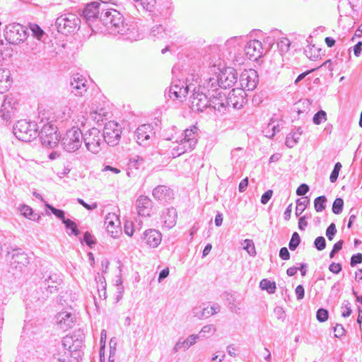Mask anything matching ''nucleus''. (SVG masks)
<instances>
[{
	"label": "nucleus",
	"instance_id": "obj_1",
	"mask_svg": "<svg viewBox=\"0 0 362 362\" xmlns=\"http://www.w3.org/2000/svg\"><path fill=\"white\" fill-rule=\"evenodd\" d=\"M51 110L44 111L40 113V122H39L40 132L38 131V136L41 140L42 144L47 148H55L61 139V135L57 131V127L52 124L55 119L54 116H52Z\"/></svg>",
	"mask_w": 362,
	"mask_h": 362
},
{
	"label": "nucleus",
	"instance_id": "obj_2",
	"mask_svg": "<svg viewBox=\"0 0 362 362\" xmlns=\"http://www.w3.org/2000/svg\"><path fill=\"white\" fill-rule=\"evenodd\" d=\"M179 69L175 66L172 69V74L173 81L168 89L165 90V97L166 99H171L173 101H183L188 93L190 91L192 84H187L186 82L180 79H175Z\"/></svg>",
	"mask_w": 362,
	"mask_h": 362
},
{
	"label": "nucleus",
	"instance_id": "obj_3",
	"mask_svg": "<svg viewBox=\"0 0 362 362\" xmlns=\"http://www.w3.org/2000/svg\"><path fill=\"white\" fill-rule=\"evenodd\" d=\"M100 21L107 28L110 33L119 34L124 32L126 24L123 16L117 10L107 7V10L100 17Z\"/></svg>",
	"mask_w": 362,
	"mask_h": 362
},
{
	"label": "nucleus",
	"instance_id": "obj_4",
	"mask_svg": "<svg viewBox=\"0 0 362 362\" xmlns=\"http://www.w3.org/2000/svg\"><path fill=\"white\" fill-rule=\"evenodd\" d=\"M39 128V124L21 119L13 126V132L18 140L29 142L37 137Z\"/></svg>",
	"mask_w": 362,
	"mask_h": 362
},
{
	"label": "nucleus",
	"instance_id": "obj_5",
	"mask_svg": "<svg viewBox=\"0 0 362 362\" xmlns=\"http://www.w3.org/2000/svg\"><path fill=\"white\" fill-rule=\"evenodd\" d=\"M198 129L193 127L191 129H186L182 133L183 137L180 141H176L178 145L173 148V154L174 156H179L195 148L197 143Z\"/></svg>",
	"mask_w": 362,
	"mask_h": 362
},
{
	"label": "nucleus",
	"instance_id": "obj_6",
	"mask_svg": "<svg viewBox=\"0 0 362 362\" xmlns=\"http://www.w3.org/2000/svg\"><path fill=\"white\" fill-rule=\"evenodd\" d=\"M80 18L73 13L62 14L55 22L57 31L66 35L77 31L80 28Z\"/></svg>",
	"mask_w": 362,
	"mask_h": 362
},
{
	"label": "nucleus",
	"instance_id": "obj_7",
	"mask_svg": "<svg viewBox=\"0 0 362 362\" xmlns=\"http://www.w3.org/2000/svg\"><path fill=\"white\" fill-rule=\"evenodd\" d=\"M13 49L4 45L2 40H0V62L12 56ZM12 83L11 73L8 69L0 66V93L6 92Z\"/></svg>",
	"mask_w": 362,
	"mask_h": 362
},
{
	"label": "nucleus",
	"instance_id": "obj_8",
	"mask_svg": "<svg viewBox=\"0 0 362 362\" xmlns=\"http://www.w3.org/2000/svg\"><path fill=\"white\" fill-rule=\"evenodd\" d=\"M4 35L8 45H18L23 42L28 37L25 28L19 23H11L6 26Z\"/></svg>",
	"mask_w": 362,
	"mask_h": 362
},
{
	"label": "nucleus",
	"instance_id": "obj_9",
	"mask_svg": "<svg viewBox=\"0 0 362 362\" xmlns=\"http://www.w3.org/2000/svg\"><path fill=\"white\" fill-rule=\"evenodd\" d=\"M83 141L87 150L93 153H99L105 146L102 132L95 127L91 128L83 134Z\"/></svg>",
	"mask_w": 362,
	"mask_h": 362
},
{
	"label": "nucleus",
	"instance_id": "obj_10",
	"mask_svg": "<svg viewBox=\"0 0 362 362\" xmlns=\"http://www.w3.org/2000/svg\"><path fill=\"white\" fill-rule=\"evenodd\" d=\"M83 134L78 127H72L66 131L62 139L64 149L67 152H74L82 145Z\"/></svg>",
	"mask_w": 362,
	"mask_h": 362
},
{
	"label": "nucleus",
	"instance_id": "obj_11",
	"mask_svg": "<svg viewBox=\"0 0 362 362\" xmlns=\"http://www.w3.org/2000/svg\"><path fill=\"white\" fill-rule=\"evenodd\" d=\"M84 334L80 329L76 331L71 335L63 337L62 344L64 349L68 350L71 356L77 358L80 356L81 349L83 346Z\"/></svg>",
	"mask_w": 362,
	"mask_h": 362
},
{
	"label": "nucleus",
	"instance_id": "obj_12",
	"mask_svg": "<svg viewBox=\"0 0 362 362\" xmlns=\"http://www.w3.org/2000/svg\"><path fill=\"white\" fill-rule=\"evenodd\" d=\"M44 280L41 283L40 289H45V292H42L43 295L37 297V300L43 302L46 300L49 294L57 293L59 290V286L62 283V279L60 275L57 273H50L47 275H44Z\"/></svg>",
	"mask_w": 362,
	"mask_h": 362
},
{
	"label": "nucleus",
	"instance_id": "obj_13",
	"mask_svg": "<svg viewBox=\"0 0 362 362\" xmlns=\"http://www.w3.org/2000/svg\"><path fill=\"white\" fill-rule=\"evenodd\" d=\"M107 2L93 1L86 6L82 12V16L88 25L99 19L101 15L105 12L108 7Z\"/></svg>",
	"mask_w": 362,
	"mask_h": 362
},
{
	"label": "nucleus",
	"instance_id": "obj_14",
	"mask_svg": "<svg viewBox=\"0 0 362 362\" xmlns=\"http://www.w3.org/2000/svg\"><path fill=\"white\" fill-rule=\"evenodd\" d=\"M121 134L122 128L117 122L114 121L106 123L102 133L105 144H107L110 146H115L119 144Z\"/></svg>",
	"mask_w": 362,
	"mask_h": 362
},
{
	"label": "nucleus",
	"instance_id": "obj_15",
	"mask_svg": "<svg viewBox=\"0 0 362 362\" xmlns=\"http://www.w3.org/2000/svg\"><path fill=\"white\" fill-rule=\"evenodd\" d=\"M7 255L8 256L11 255L9 262L12 268L22 270L30 263L28 255L21 248H13L11 251H8Z\"/></svg>",
	"mask_w": 362,
	"mask_h": 362
},
{
	"label": "nucleus",
	"instance_id": "obj_16",
	"mask_svg": "<svg viewBox=\"0 0 362 362\" xmlns=\"http://www.w3.org/2000/svg\"><path fill=\"white\" fill-rule=\"evenodd\" d=\"M209 107V98L203 92H199L197 88H194L193 93L190 96L189 107L192 112H203Z\"/></svg>",
	"mask_w": 362,
	"mask_h": 362
},
{
	"label": "nucleus",
	"instance_id": "obj_17",
	"mask_svg": "<svg viewBox=\"0 0 362 362\" xmlns=\"http://www.w3.org/2000/svg\"><path fill=\"white\" fill-rule=\"evenodd\" d=\"M18 100L10 94L6 95L1 104L0 117L5 121H8L17 110Z\"/></svg>",
	"mask_w": 362,
	"mask_h": 362
},
{
	"label": "nucleus",
	"instance_id": "obj_18",
	"mask_svg": "<svg viewBox=\"0 0 362 362\" xmlns=\"http://www.w3.org/2000/svg\"><path fill=\"white\" fill-rule=\"evenodd\" d=\"M259 83V75L255 69L245 70L240 76V83L243 89L253 90Z\"/></svg>",
	"mask_w": 362,
	"mask_h": 362
},
{
	"label": "nucleus",
	"instance_id": "obj_19",
	"mask_svg": "<svg viewBox=\"0 0 362 362\" xmlns=\"http://www.w3.org/2000/svg\"><path fill=\"white\" fill-rule=\"evenodd\" d=\"M216 78L221 88H230L237 82L238 74L234 69L228 67L221 71Z\"/></svg>",
	"mask_w": 362,
	"mask_h": 362
},
{
	"label": "nucleus",
	"instance_id": "obj_20",
	"mask_svg": "<svg viewBox=\"0 0 362 362\" xmlns=\"http://www.w3.org/2000/svg\"><path fill=\"white\" fill-rule=\"evenodd\" d=\"M55 320L57 329L64 332L71 329L76 322V315L66 311L59 313L56 315Z\"/></svg>",
	"mask_w": 362,
	"mask_h": 362
},
{
	"label": "nucleus",
	"instance_id": "obj_21",
	"mask_svg": "<svg viewBox=\"0 0 362 362\" xmlns=\"http://www.w3.org/2000/svg\"><path fill=\"white\" fill-rule=\"evenodd\" d=\"M154 134L153 127L150 124L139 126L134 132L136 142L144 146L149 144V140Z\"/></svg>",
	"mask_w": 362,
	"mask_h": 362
},
{
	"label": "nucleus",
	"instance_id": "obj_22",
	"mask_svg": "<svg viewBox=\"0 0 362 362\" xmlns=\"http://www.w3.org/2000/svg\"><path fill=\"white\" fill-rule=\"evenodd\" d=\"M263 47L260 41L250 40L245 45V53L248 59L256 62L262 56Z\"/></svg>",
	"mask_w": 362,
	"mask_h": 362
},
{
	"label": "nucleus",
	"instance_id": "obj_23",
	"mask_svg": "<svg viewBox=\"0 0 362 362\" xmlns=\"http://www.w3.org/2000/svg\"><path fill=\"white\" fill-rule=\"evenodd\" d=\"M209 97V107L213 108L219 112L224 113L228 107L227 95L221 90L216 94L211 95Z\"/></svg>",
	"mask_w": 362,
	"mask_h": 362
},
{
	"label": "nucleus",
	"instance_id": "obj_24",
	"mask_svg": "<svg viewBox=\"0 0 362 362\" xmlns=\"http://www.w3.org/2000/svg\"><path fill=\"white\" fill-rule=\"evenodd\" d=\"M153 197L161 203H168L174 199L173 190L165 185H158L152 192Z\"/></svg>",
	"mask_w": 362,
	"mask_h": 362
},
{
	"label": "nucleus",
	"instance_id": "obj_25",
	"mask_svg": "<svg viewBox=\"0 0 362 362\" xmlns=\"http://www.w3.org/2000/svg\"><path fill=\"white\" fill-rule=\"evenodd\" d=\"M141 238L148 246L155 248L160 244L162 235L158 230L148 229L144 232Z\"/></svg>",
	"mask_w": 362,
	"mask_h": 362
},
{
	"label": "nucleus",
	"instance_id": "obj_26",
	"mask_svg": "<svg viewBox=\"0 0 362 362\" xmlns=\"http://www.w3.org/2000/svg\"><path fill=\"white\" fill-rule=\"evenodd\" d=\"M220 88L218 80L216 77L210 78L208 81H205L203 85L199 86L197 88L199 92H203L208 98L211 97V95H214L220 92Z\"/></svg>",
	"mask_w": 362,
	"mask_h": 362
},
{
	"label": "nucleus",
	"instance_id": "obj_27",
	"mask_svg": "<svg viewBox=\"0 0 362 362\" xmlns=\"http://www.w3.org/2000/svg\"><path fill=\"white\" fill-rule=\"evenodd\" d=\"M138 214L141 216H149L153 207L152 201L146 196H140L136 202Z\"/></svg>",
	"mask_w": 362,
	"mask_h": 362
},
{
	"label": "nucleus",
	"instance_id": "obj_28",
	"mask_svg": "<svg viewBox=\"0 0 362 362\" xmlns=\"http://www.w3.org/2000/svg\"><path fill=\"white\" fill-rule=\"evenodd\" d=\"M86 82L87 81L82 75L74 74L71 81V92L75 95H82L87 90Z\"/></svg>",
	"mask_w": 362,
	"mask_h": 362
},
{
	"label": "nucleus",
	"instance_id": "obj_29",
	"mask_svg": "<svg viewBox=\"0 0 362 362\" xmlns=\"http://www.w3.org/2000/svg\"><path fill=\"white\" fill-rule=\"evenodd\" d=\"M124 32H121L119 34L124 35L127 40L130 41H136L143 37V34L139 32L137 25L135 23L126 24L124 26Z\"/></svg>",
	"mask_w": 362,
	"mask_h": 362
},
{
	"label": "nucleus",
	"instance_id": "obj_30",
	"mask_svg": "<svg viewBox=\"0 0 362 362\" xmlns=\"http://www.w3.org/2000/svg\"><path fill=\"white\" fill-rule=\"evenodd\" d=\"M120 224L118 216L114 213H109L105 219V225L108 233L111 234L112 237L117 235V228Z\"/></svg>",
	"mask_w": 362,
	"mask_h": 362
},
{
	"label": "nucleus",
	"instance_id": "obj_31",
	"mask_svg": "<svg viewBox=\"0 0 362 362\" xmlns=\"http://www.w3.org/2000/svg\"><path fill=\"white\" fill-rule=\"evenodd\" d=\"M177 218V211L173 207L166 209L161 216L163 226L168 229L172 228L175 225Z\"/></svg>",
	"mask_w": 362,
	"mask_h": 362
},
{
	"label": "nucleus",
	"instance_id": "obj_32",
	"mask_svg": "<svg viewBox=\"0 0 362 362\" xmlns=\"http://www.w3.org/2000/svg\"><path fill=\"white\" fill-rule=\"evenodd\" d=\"M199 339V336L196 334H191L187 339L180 338L177 342L173 347V351L177 352L180 349L187 350L190 346L194 345L197 340Z\"/></svg>",
	"mask_w": 362,
	"mask_h": 362
},
{
	"label": "nucleus",
	"instance_id": "obj_33",
	"mask_svg": "<svg viewBox=\"0 0 362 362\" xmlns=\"http://www.w3.org/2000/svg\"><path fill=\"white\" fill-rule=\"evenodd\" d=\"M236 90L233 89L227 95V102H228V107L232 106L235 109H240L245 103V99L240 94L237 95Z\"/></svg>",
	"mask_w": 362,
	"mask_h": 362
},
{
	"label": "nucleus",
	"instance_id": "obj_34",
	"mask_svg": "<svg viewBox=\"0 0 362 362\" xmlns=\"http://www.w3.org/2000/svg\"><path fill=\"white\" fill-rule=\"evenodd\" d=\"M19 210L21 214L27 218L35 221H39L40 219V216L37 214H34L33 209L28 205H21Z\"/></svg>",
	"mask_w": 362,
	"mask_h": 362
},
{
	"label": "nucleus",
	"instance_id": "obj_35",
	"mask_svg": "<svg viewBox=\"0 0 362 362\" xmlns=\"http://www.w3.org/2000/svg\"><path fill=\"white\" fill-rule=\"evenodd\" d=\"M150 35L155 39H163L167 36V33L162 25H156L152 27Z\"/></svg>",
	"mask_w": 362,
	"mask_h": 362
},
{
	"label": "nucleus",
	"instance_id": "obj_36",
	"mask_svg": "<svg viewBox=\"0 0 362 362\" xmlns=\"http://www.w3.org/2000/svg\"><path fill=\"white\" fill-rule=\"evenodd\" d=\"M259 287L262 290L267 291L269 294L274 293L276 289V283L274 281H271L267 279H264L260 281Z\"/></svg>",
	"mask_w": 362,
	"mask_h": 362
},
{
	"label": "nucleus",
	"instance_id": "obj_37",
	"mask_svg": "<svg viewBox=\"0 0 362 362\" xmlns=\"http://www.w3.org/2000/svg\"><path fill=\"white\" fill-rule=\"evenodd\" d=\"M300 135L301 132H292L288 134L285 143L286 146L288 148H293L294 146H296L299 141Z\"/></svg>",
	"mask_w": 362,
	"mask_h": 362
},
{
	"label": "nucleus",
	"instance_id": "obj_38",
	"mask_svg": "<svg viewBox=\"0 0 362 362\" xmlns=\"http://www.w3.org/2000/svg\"><path fill=\"white\" fill-rule=\"evenodd\" d=\"M192 313L194 317H197L199 319L207 318L211 316V313L209 311V307H196L192 310Z\"/></svg>",
	"mask_w": 362,
	"mask_h": 362
},
{
	"label": "nucleus",
	"instance_id": "obj_39",
	"mask_svg": "<svg viewBox=\"0 0 362 362\" xmlns=\"http://www.w3.org/2000/svg\"><path fill=\"white\" fill-rule=\"evenodd\" d=\"M310 201L308 197H305L303 199H298L296 200V216H300L302 213L305 211Z\"/></svg>",
	"mask_w": 362,
	"mask_h": 362
},
{
	"label": "nucleus",
	"instance_id": "obj_40",
	"mask_svg": "<svg viewBox=\"0 0 362 362\" xmlns=\"http://www.w3.org/2000/svg\"><path fill=\"white\" fill-rule=\"evenodd\" d=\"M327 197L324 195L316 197L314 200V207L317 212H321L326 208Z\"/></svg>",
	"mask_w": 362,
	"mask_h": 362
},
{
	"label": "nucleus",
	"instance_id": "obj_41",
	"mask_svg": "<svg viewBox=\"0 0 362 362\" xmlns=\"http://www.w3.org/2000/svg\"><path fill=\"white\" fill-rule=\"evenodd\" d=\"M215 332L216 327L213 325H208L204 326L197 335L199 336V338H209L212 336Z\"/></svg>",
	"mask_w": 362,
	"mask_h": 362
},
{
	"label": "nucleus",
	"instance_id": "obj_42",
	"mask_svg": "<svg viewBox=\"0 0 362 362\" xmlns=\"http://www.w3.org/2000/svg\"><path fill=\"white\" fill-rule=\"evenodd\" d=\"M45 207L47 209L50 210L51 212L57 218H58L59 219H60L62 221V223H64V221L67 219L65 217V212L63 210L57 209V208L54 207L52 205H51V204H49L48 203L45 204Z\"/></svg>",
	"mask_w": 362,
	"mask_h": 362
},
{
	"label": "nucleus",
	"instance_id": "obj_43",
	"mask_svg": "<svg viewBox=\"0 0 362 362\" xmlns=\"http://www.w3.org/2000/svg\"><path fill=\"white\" fill-rule=\"evenodd\" d=\"M67 230H71V233L75 236H78L80 234V230L77 228L76 223L72 220L67 218L63 223Z\"/></svg>",
	"mask_w": 362,
	"mask_h": 362
},
{
	"label": "nucleus",
	"instance_id": "obj_44",
	"mask_svg": "<svg viewBox=\"0 0 362 362\" xmlns=\"http://www.w3.org/2000/svg\"><path fill=\"white\" fill-rule=\"evenodd\" d=\"M344 200L342 198H336L332 204V212L334 214H340L343 211Z\"/></svg>",
	"mask_w": 362,
	"mask_h": 362
},
{
	"label": "nucleus",
	"instance_id": "obj_45",
	"mask_svg": "<svg viewBox=\"0 0 362 362\" xmlns=\"http://www.w3.org/2000/svg\"><path fill=\"white\" fill-rule=\"evenodd\" d=\"M300 243V238L297 232H294L292 234L291 238L288 243L289 249L294 251Z\"/></svg>",
	"mask_w": 362,
	"mask_h": 362
},
{
	"label": "nucleus",
	"instance_id": "obj_46",
	"mask_svg": "<svg viewBox=\"0 0 362 362\" xmlns=\"http://www.w3.org/2000/svg\"><path fill=\"white\" fill-rule=\"evenodd\" d=\"M244 243L243 249L245 250L250 256L255 257L256 255V250L253 241L250 239H245Z\"/></svg>",
	"mask_w": 362,
	"mask_h": 362
},
{
	"label": "nucleus",
	"instance_id": "obj_47",
	"mask_svg": "<svg viewBox=\"0 0 362 362\" xmlns=\"http://www.w3.org/2000/svg\"><path fill=\"white\" fill-rule=\"evenodd\" d=\"M277 45L281 53H286L290 49L291 42L288 38L283 37L277 42Z\"/></svg>",
	"mask_w": 362,
	"mask_h": 362
},
{
	"label": "nucleus",
	"instance_id": "obj_48",
	"mask_svg": "<svg viewBox=\"0 0 362 362\" xmlns=\"http://www.w3.org/2000/svg\"><path fill=\"white\" fill-rule=\"evenodd\" d=\"M341 316L343 317H349L352 313L351 305L349 300L343 301L341 306Z\"/></svg>",
	"mask_w": 362,
	"mask_h": 362
},
{
	"label": "nucleus",
	"instance_id": "obj_49",
	"mask_svg": "<svg viewBox=\"0 0 362 362\" xmlns=\"http://www.w3.org/2000/svg\"><path fill=\"white\" fill-rule=\"evenodd\" d=\"M30 28L33 32V36L37 40H41L45 35V32L37 24H31Z\"/></svg>",
	"mask_w": 362,
	"mask_h": 362
},
{
	"label": "nucleus",
	"instance_id": "obj_50",
	"mask_svg": "<svg viewBox=\"0 0 362 362\" xmlns=\"http://www.w3.org/2000/svg\"><path fill=\"white\" fill-rule=\"evenodd\" d=\"M327 119V113L322 110H320L318 112H317L313 118V123L315 124H320L323 121H326Z\"/></svg>",
	"mask_w": 362,
	"mask_h": 362
},
{
	"label": "nucleus",
	"instance_id": "obj_51",
	"mask_svg": "<svg viewBox=\"0 0 362 362\" xmlns=\"http://www.w3.org/2000/svg\"><path fill=\"white\" fill-rule=\"evenodd\" d=\"M342 165L341 163L337 162L335 163L334 166V169L332 170L330 176L329 180L331 182H335L339 177V171L341 168Z\"/></svg>",
	"mask_w": 362,
	"mask_h": 362
},
{
	"label": "nucleus",
	"instance_id": "obj_52",
	"mask_svg": "<svg viewBox=\"0 0 362 362\" xmlns=\"http://www.w3.org/2000/svg\"><path fill=\"white\" fill-rule=\"evenodd\" d=\"M316 317L320 322L327 321L329 317L328 310L325 308H319L316 313Z\"/></svg>",
	"mask_w": 362,
	"mask_h": 362
},
{
	"label": "nucleus",
	"instance_id": "obj_53",
	"mask_svg": "<svg viewBox=\"0 0 362 362\" xmlns=\"http://www.w3.org/2000/svg\"><path fill=\"white\" fill-rule=\"evenodd\" d=\"M268 131L266 132V136L272 138L276 132H279V124H274V122H269L267 127Z\"/></svg>",
	"mask_w": 362,
	"mask_h": 362
},
{
	"label": "nucleus",
	"instance_id": "obj_54",
	"mask_svg": "<svg viewBox=\"0 0 362 362\" xmlns=\"http://www.w3.org/2000/svg\"><path fill=\"white\" fill-rule=\"evenodd\" d=\"M314 246L319 251L323 250L326 247L325 238L323 236L316 238L314 241Z\"/></svg>",
	"mask_w": 362,
	"mask_h": 362
},
{
	"label": "nucleus",
	"instance_id": "obj_55",
	"mask_svg": "<svg viewBox=\"0 0 362 362\" xmlns=\"http://www.w3.org/2000/svg\"><path fill=\"white\" fill-rule=\"evenodd\" d=\"M83 240V242L90 247H92L93 245L96 243L95 238L88 231H86L84 233Z\"/></svg>",
	"mask_w": 362,
	"mask_h": 362
},
{
	"label": "nucleus",
	"instance_id": "obj_56",
	"mask_svg": "<svg viewBox=\"0 0 362 362\" xmlns=\"http://www.w3.org/2000/svg\"><path fill=\"white\" fill-rule=\"evenodd\" d=\"M336 233V226L334 223H332L326 230V236L327 237L329 240H332Z\"/></svg>",
	"mask_w": 362,
	"mask_h": 362
},
{
	"label": "nucleus",
	"instance_id": "obj_57",
	"mask_svg": "<svg viewBox=\"0 0 362 362\" xmlns=\"http://www.w3.org/2000/svg\"><path fill=\"white\" fill-rule=\"evenodd\" d=\"M333 331L334 332V337L337 338L343 337L346 333L344 326L341 324H337L336 326L333 327Z\"/></svg>",
	"mask_w": 362,
	"mask_h": 362
},
{
	"label": "nucleus",
	"instance_id": "obj_58",
	"mask_svg": "<svg viewBox=\"0 0 362 362\" xmlns=\"http://www.w3.org/2000/svg\"><path fill=\"white\" fill-rule=\"evenodd\" d=\"M241 40V37H231L230 39L228 40L226 42V46L228 48L231 47H235L236 45H240Z\"/></svg>",
	"mask_w": 362,
	"mask_h": 362
},
{
	"label": "nucleus",
	"instance_id": "obj_59",
	"mask_svg": "<svg viewBox=\"0 0 362 362\" xmlns=\"http://www.w3.org/2000/svg\"><path fill=\"white\" fill-rule=\"evenodd\" d=\"M362 262V254L356 253L351 256L350 265L354 267L356 266L358 264H361Z\"/></svg>",
	"mask_w": 362,
	"mask_h": 362
},
{
	"label": "nucleus",
	"instance_id": "obj_60",
	"mask_svg": "<svg viewBox=\"0 0 362 362\" xmlns=\"http://www.w3.org/2000/svg\"><path fill=\"white\" fill-rule=\"evenodd\" d=\"M310 217V216H308L307 214L304 215L303 216L300 217L298 219V228L300 230H305V228L308 226V222L306 221L307 218H309Z\"/></svg>",
	"mask_w": 362,
	"mask_h": 362
},
{
	"label": "nucleus",
	"instance_id": "obj_61",
	"mask_svg": "<svg viewBox=\"0 0 362 362\" xmlns=\"http://www.w3.org/2000/svg\"><path fill=\"white\" fill-rule=\"evenodd\" d=\"M309 189V186L307 184H301L296 189V194L298 196H304L308 192Z\"/></svg>",
	"mask_w": 362,
	"mask_h": 362
},
{
	"label": "nucleus",
	"instance_id": "obj_62",
	"mask_svg": "<svg viewBox=\"0 0 362 362\" xmlns=\"http://www.w3.org/2000/svg\"><path fill=\"white\" fill-rule=\"evenodd\" d=\"M342 269L341 264L339 263L332 262L329 266V270L334 274H339Z\"/></svg>",
	"mask_w": 362,
	"mask_h": 362
},
{
	"label": "nucleus",
	"instance_id": "obj_63",
	"mask_svg": "<svg viewBox=\"0 0 362 362\" xmlns=\"http://www.w3.org/2000/svg\"><path fill=\"white\" fill-rule=\"evenodd\" d=\"M273 194V191L272 189H269L266 191L261 197V203L262 204H266L269 199L272 198Z\"/></svg>",
	"mask_w": 362,
	"mask_h": 362
},
{
	"label": "nucleus",
	"instance_id": "obj_64",
	"mask_svg": "<svg viewBox=\"0 0 362 362\" xmlns=\"http://www.w3.org/2000/svg\"><path fill=\"white\" fill-rule=\"evenodd\" d=\"M279 257L283 260H288L290 259V252L287 247H283L279 250Z\"/></svg>",
	"mask_w": 362,
	"mask_h": 362
}]
</instances>
